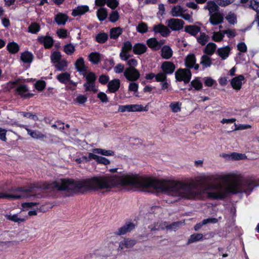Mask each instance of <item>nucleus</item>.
I'll return each instance as SVG.
<instances>
[{"instance_id": "nucleus-1", "label": "nucleus", "mask_w": 259, "mask_h": 259, "mask_svg": "<svg viewBox=\"0 0 259 259\" xmlns=\"http://www.w3.org/2000/svg\"><path fill=\"white\" fill-rule=\"evenodd\" d=\"M119 186H129L144 190L151 188L156 192L171 196L176 200L182 198L194 199L199 195L197 184L193 181L185 182L144 178L134 175L120 176L105 175L76 181L71 179H60L53 183H45L40 187L44 189L56 188L71 193H83L87 191H110Z\"/></svg>"}, {"instance_id": "nucleus-2", "label": "nucleus", "mask_w": 259, "mask_h": 259, "mask_svg": "<svg viewBox=\"0 0 259 259\" xmlns=\"http://www.w3.org/2000/svg\"><path fill=\"white\" fill-rule=\"evenodd\" d=\"M207 181L224 182V184L214 183L205 186L204 192L209 198L212 199H222L230 193H244L249 195L257 186L253 178H243L240 175L233 172L202 175L197 178V182L199 183Z\"/></svg>"}, {"instance_id": "nucleus-3", "label": "nucleus", "mask_w": 259, "mask_h": 259, "mask_svg": "<svg viewBox=\"0 0 259 259\" xmlns=\"http://www.w3.org/2000/svg\"><path fill=\"white\" fill-rule=\"evenodd\" d=\"M170 14L173 17H181L190 23L193 22V12H188L187 10L184 9L180 5L173 7L170 11Z\"/></svg>"}, {"instance_id": "nucleus-4", "label": "nucleus", "mask_w": 259, "mask_h": 259, "mask_svg": "<svg viewBox=\"0 0 259 259\" xmlns=\"http://www.w3.org/2000/svg\"><path fill=\"white\" fill-rule=\"evenodd\" d=\"M31 189L24 190L19 188L14 192L12 194H7L5 193H0V198H6L11 200H16L28 198L29 197L28 193L31 192Z\"/></svg>"}, {"instance_id": "nucleus-5", "label": "nucleus", "mask_w": 259, "mask_h": 259, "mask_svg": "<svg viewBox=\"0 0 259 259\" xmlns=\"http://www.w3.org/2000/svg\"><path fill=\"white\" fill-rule=\"evenodd\" d=\"M83 162H88L91 160H95L97 163L102 164L104 165H108L110 163V161L104 157L95 155L94 152L89 153L88 156H83L81 157Z\"/></svg>"}, {"instance_id": "nucleus-6", "label": "nucleus", "mask_w": 259, "mask_h": 259, "mask_svg": "<svg viewBox=\"0 0 259 259\" xmlns=\"http://www.w3.org/2000/svg\"><path fill=\"white\" fill-rule=\"evenodd\" d=\"M191 75V72L188 68L179 69L175 72L176 79L179 81H183L185 83L190 81Z\"/></svg>"}, {"instance_id": "nucleus-7", "label": "nucleus", "mask_w": 259, "mask_h": 259, "mask_svg": "<svg viewBox=\"0 0 259 259\" xmlns=\"http://www.w3.org/2000/svg\"><path fill=\"white\" fill-rule=\"evenodd\" d=\"M148 110L146 107H144L139 104H130L126 105H120L118 107V111L120 112H140L147 111Z\"/></svg>"}, {"instance_id": "nucleus-8", "label": "nucleus", "mask_w": 259, "mask_h": 259, "mask_svg": "<svg viewBox=\"0 0 259 259\" xmlns=\"http://www.w3.org/2000/svg\"><path fill=\"white\" fill-rule=\"evenodd\" d=\"M167 27L173 31H178L183 28L184 22L177 18H171L166 21Z\"/></svg>"}, {"instance_id": "nucleus-9", "label": "nucleus", "mask_w": 259, "mask_h": 259, "mask_svg": "<svg viewBox=\"0 0 259 259\" xmlns=\"http://www.w3.org/2000/svg\"><path fill=\"white\" fill-rule=\"evenodd\" d=\"M124 75L128 81H135L139 78L140 74L135 68L128 67L125 70Z\"/></svg>"}, {"instance_id": "nucleus-10", "label": "nucleus", "mask_w": 259, "mask_h": 259, "mask_svg": "<svg viewBox=\"0 0 259 259\" xmlns=\"http://www.w3.org/2000/svg\"><path fill=\"white\" fill-rule=\"evenodd\" d=\"M185 65L188 69L194 68L197 70L199 68V65L196 64V59L194 54H189L185 58Z\"/></svg>"}, {"instance_id": "nucleus-11", "label": "nucleus", "mask_w": 259, "mask_h": 259, "mask_svg": "<svg viewBox=\"0 0 259 259\" xmlns=\"http://www.w3.org/2000/svg\"><path fill=\"white\" fill-rule=\"evenodd\" d=\"M245 77L243 75H239L231 79L230 82L231 85L233 89L239 91L241 89Z\"/></svg>"}, {"instance_id": "nucleus-12", "label": "nucleus", "mask_w": 259, "mask_h": 259, "mask_svg": "<svg viewBox=\"0 0 259 259\" xmlns=\"http://www.w3.org/2000/svg\"><path fill=\"white\" fill-rule=\"evenodd\" d=\"M209 16V21L213 25L221 24L224 20L223 14L217 12Z\"/></svg>"}, {"instance_id": "nucleus-13", "label": "nucleus", "mask_w": 259, "mask_h": 259, "mask_svg": "<svg viewBox=\"0 0 259 259\" xmlns=\"http://www.w3.org/2000/svg\"><path fill=\"white\" fill-rule=\"evenodd\" d=\"M161 68L163 72L166 75L171 74L174 72L175 70L176 66L171 62L165 61L162 63Z\"/></svg>"}, {"instance_id": "nucleus-14", "label": "nucleus", "mask_w": 259, "mask_h": 259, "mask_svg": "<svg viewBox=\"0 0 259 259\" xmlns=\"http://www.w3.org/2000/svg\"><path fill=\"white\" fill-rule=\"evenodd\" d=\"M37 40L42 44L46 49L51 48L54 44V40L50 36H39L37 38Z\"/></svg>"}, {"instance_id": "nucleus-15", "label": "nucleus", "mask_w": 259, "mask_h": 259, "mask_svg": "<svg viewBox=\"0 0 259 259\" xmlns=\"http://www.w3.org/2000/svg\"><path fill=\"white\" fill-rule=\"evenodd\" d=\"M164 44V40H161L157 41L155 38H150L147 40L148 46L154 50L160 49L161 46Z\"/></svg>"}, {"instance_id": "nucleus-16", "label": "nucleus", "mask_w": 259, "mask_h": 259, "mask_svg": "<svg viewBox=\"0 0 259 259\" xmlns=\"http://www.w3.org/2000/svg\"><path fill=\"white\" fill-rule=\"evenodd\" d=\"M77 70L82 75H85L87 73V67L84 65V59L82 57L78 58L75 63Z\"/></svg>"}, {"instance_id": "nucleus-17", "label": "nucleus", "mask_w": 259, "mask_h": 259, "mask_svg": "<svg viewBox=\"0 0 259 259\" xmlns=\"http://www.w3.org/2000/svg\"><path fill=\"white\" fill-rule=\"evenodd\" d=\"M120 86V81L119 79H114L109 81L108 83V91L111 93L117 92Z\"/></svg>"}, {"instance_id": "nucleus-18", "label": "nucleus", "mask_w": 259, "mask_h": 259, "mask_svg": "<svg viewBox=\"0 0 259 259\" xmlns=\"http://www.w3.org/2000/svg\"><path fill=\"white\" fill-rule=\"evenodd\" d=\"M153 31L155 33H159L162 36L165 37L168 35L170 32L167 27L162 24L155 25L153 27Z\"/></svg>"}, {"instance_id": "nucleus-19", "label": "nucleus", "mask_w": 259, "mask_h": 259, "mask_svg": "<svg viewBox=\"0 0 259 259\" xmlns=\"http://www.w3.org/2000/svg\"><path fill=\"white\" fill-rule=\"evenodd\" d=\"M219 7L213 1H208L203 7V9L209 12V15L218 12Z\"/></svg>"}, {"instance_id": "nucleus-20", "label": "nucleus", "mask_w": 259, "mask_h": 259, "mask_svg": "<svg viewBox=\"0 0 259 259\" xmlns=\"http://www.w3.org/2000/svg\"><path fill=\"white\" fill-rule=\"evenodd\" d=\"M25 130L28 134L32 138L37 140H43L46 138V136L41 132L37 130H32L26 127Z\"/></svg>"}, {"instance_id": "nucleus-21", "label": "nucleus", "mask_w": 259, "mask_h": 259, "mask_svg": "<svg viewBox=\"0 0 259 259\" xmlns=\"http://www.w3.org/2000/svg\"><path fill=\"white\" fill-rule=\"evenodd\" d=\"M89 11V7L87 5L79 6L72 10L71 15L76 17L84 14Z\"/></svg>"}, {"instance_id": "nucleus-22", "label": "nucleus", "mask_w": 259, "mask_h": 259, "mask_svg": "<svg viewBox=\"0 0 259 259\" xmlns=\"http://www.w3.org/2000/svg\"><path fill=\"white\" fill-rule=\"evenodd\" d=\"M230 52V48L228 46L220 48L217 50V54L222 60H226L229 57Z\"/></svg>"}, {"instance_id": "nucleus-23", "label": "nucleus", "mask_w": 259, "mask_h": 259, "mask_svg": "<svg viewBox=\"0 0 259 259\" xmlns=\"http://www.w3.org/2000/svg\"><path fill=\"white\" fill-rule=\"evenodd\" d=\"M173 54V51L171 48L167 45L164 46L161 49V56L165 59H170Z\"/></svg>"}, {"instance_id": "nucleus-24", "label": "nucleus", "mask_w": 259, "mask_h": 259, "mask_svg": "<svg viewBox=\"0 0 259 259\" xmlns=\"http://www.w3.org/2000/svg\"><path fill=\"white\" fill-rule=\"evenodd\" d=\"M68 19V16L66 14L62 13H59L57 14L54 18L55 22L59 25H65Z\"/></svg>"}, {"instance_id": "nucleus-25", "label": "nucleus", "mask_w": 259, "mask_h": 259, "mask_svg": "<svg viewBox=\"0 0 259 259\" xmlns=\"http://www.w3.org/2000/svg\"><path fill=\"white\" fill-rule=\"evenodd\" d=\"M71 75L68 72H64L58 74L56 79L61 83L66 84L70 81Z\"/></svg>"}, {"instance_id": "nucleus-26", "label": "nucleus", "mask_w": 259, "mask_h": 259, "mask_svg": "<svg viewBox=\"0 0 259 259\" xmlns=\"http://www.w3.org/2000/svg\"><path fill=\"white\" fill-rule=\"evenodd\" d=\"M93 152L95 155H101L106 156H114L115 152L112 150H107L102 148H95L93 149Z\"/></svg>"}, {"instance_id": "nucleus-27", "label": "nucleus", "mask_w": 259, "mask_h": 259, "mask_svg": "<svg viewBox=\"0 0 259 259\" xmlns=\"http://www.w3.org/2000/svg\"><path fill=\"white\" fill-rule=\"evenodd\" d=\"M89 61L94 64H98L101 59L102 55L97 52H94L90 53L89 55Z\"/></svg>"}, {"instance_id": "nucleus-28", "label": "nucleus", "mask_w": 259, "mask_h": 259, "mask_svg": "<svg viewBox=\"0 0 259 259\" xmlns=\"http://www.w3.org/2000/svg\"><path fill=\"white\" fill-rule=\"evenodd\" d=\"M17 91L21 97L25 98L31 97L33 95L32 94L28 93L27 87L25 85L19 86L17 89Z\"/></svg>"}, {"instance_id": "nucleus-29", "label": "nucleus", "mask_w": 259, "mask_h": 259, "mask_svg": "<svg viewBox=\"0 0 259 259\" xmlns=\"http://www.w3.org/2000/svg\"><path fill=\"white\" fill-rule=\"evenodd\" d=\"M134 228L135 225L134 224L129 223L120 228L116 234L119 235H123L128 232H130L131 230L134 229Z\"/></svg>"}, {"instance_id": "nucleus-30", "label": "nucleus", "mask_w": 259, "mask_h": 259, "mask_svg": "<svg viewBox=\"0 0 259 259\" xmlns=\"http://www.w3.org/2000/svg\"><path fill=\"white\" fill-rule=\"evenodd\" d=\"M146 50V45L143 44H136L133 47V52L136 55L144 54Z\"/></svg>"}, {"instance_id": "nucleus-31", "label": "nucleus", "mask_w": 259, "mask_h": 259, "mask_svg": "<svg viewBox=\"0 0 259 259\" xmlns=\"http://www.w3.org/2000/svg\"><path fill=\"white\" fill-rule=\"evenodd\" d=\"M217 45L213 42H209L205 48L204 52L205 55L211 56L214 52H217Z\"/></svg>"}, {"instance_id": "nucleus-32", "label": "nucleus", "mask_w": 259, "mask_h": 259, "mask_svg": "<svg viewBox=\"0 0 259 259\" xmlns=\"http://www.w3.org/2000/svg\"><path fill=\"white\" fill-rule=\"evenodd\" d=\"M122 29L120 27L112 28L110 30V37L111 39H116L122 33Z\"/></svg>"}, {"instance_id": "nucleus-33", "label": "nucleus", "mask_w": 259, "mask_h": 259, "mask_svg": "<svg viewBox=\"0 0 259 259\" xmlns=\"http://www.w3.org/2000/svg\"><path fill=\"white\" fill-rule=\"evenodd\" d=\"M136 243L134 240L124 239L119 243V248L121 250L132 247Z\"/></svg>"}, {"instance_id": "nucleus-34", "label": "nucleus", "mask_w": 259, "mask_h": 259, "mask_svg": "<svg viewBox=\"0 0 259 259\" xmlns=\"http://www.w3.org/2000/svg\"><path fill=\"white\" fill-rule=\"evenodd\" d=\"M20 59L24 63H30L33 60V56L31 53L26 51L21 53Z\"/></svg>"}, {"instance_id": "nucleus-35", "label": "nucleus", "mask_w": 259, "mask_h": 259, "mask_svg": "<svg viewBox=\"0 0 259 259\" xmlns=\"http://www.w3.org/2000/svg\"><path fill=\"white\" fill-rule=\"evenodd\" d=\"M108 34L104 32H100L95 37V40L99 44H104L108 40Z\"/></svg>"}, {"instance_id": "nucleus-36", "label": "nucleus", "mask_w": 259, "mask_h": 259, "mask_svg": "<svg viewBox=\"0 0 259 259\" xmlns=\"http://www.w3.org/2000/svg\"><path fill=\"white\" fill-rule=\"evenodd\" d=\"M200 63L202 65L203 68L209 67L212 64L210 56L205 54L202 55L201 58Z\"/></svg>"}, {"instance_id": "nucleus-37", "label": "nucleus", "mask_w": 259, "mask_h": 259, "mask_svg": "<svg viewBox=\"0 0 259 259\" xmlns=\"http://www.w3.org/2000/svg\"><path fill=\"white\" fill-rule=\"evenodd\" d=\"M203 235L201 233H194L192 234L187 241V244H190L203 239Z\"/></svg>"}, {"instance_id": "nucleus-38", "label": "nucleus", "mask_w": 259, "mask_h": 259, "mask_svg": "<svg viewBox=\"0 0 259 259\" xmlns=\"http://www.w3.org/2000/svg\"><path fill=\"white\" fill-rule=\"evenodd\" d=\"M185 30L192 35H196L200 31V28L196 25H189L185 27Z\"/></svg>"}, {"instance_id": "nucleus-39", "label": "nucleus", "mask_w": 259, "mask_h": 259, "mask_svg": "<svg viewBox=\"0 0 259 259\" xmlns=\"http://www.w3.org/2000/svg\"><path fill=\"white\" fill-rule=\"evenodd\" d=\"M68 65V62L66 59H62L55 65V67L58 71H65Z\"/></svg>"}, {"instance_id": "nucleus-40", "label": "nucleus", "mask_w": 259, "mask_h": 259, "mask_svg": "<svg viewBox=\"0 0 259 259\" xmlns=\"http://www.w3.org/2000/svg\"><path fill=\"white\" fill-rule=\"evenodd\" d=\"M108 13L107 10L104 8L99 9L97 12V16L100 21L105 20L107 17Z\"/></svg>"}, {"instance_id": "nucleus-41", "label": "nucleus", "mask_w": 259, "mask_h": 259, "mask_svg": "<svg viewBox=\"0 0 259 259\" xmlns=\"http://www.w3.org/2000/svg\"><path fill=\"white\" fill-rule=\"evenodd\" d=\"M7 48L8 51L12 54H15L19 50V45L14 41L8 44Z\"/></svg>"}, {"instance_id": "nucleus-42", "label": "nucleus", "mask_w": 259, "mask_h": 259, "mask_svg": "<svg viewBox=\"0 0 259 259\" xmlns=\"http://www.w3.org/2000/svg\"><path fill=\"white\" fill-rule=\"evenodd\" d=\"M75 51V46L72 44H68L63 47V51L67 55H72Z\"/></svg>"}, {"instance_id": "nucleus-43", "label": "nucleus", "mask_w": 259, "mask_h": 259, "mask_svg": "<svg viewBox=\"0 0 259 259\" xmlns=\"http://www.w3.org/2000/svg\"><path fill=\"white\" fill-rule=\"evenodd\" d=\"M5 217L7 219L14 222L20 223L24 222L25 220V219L19 217L18 214H9L6 215Z\"/></svg>"}, {"instance_id": "nucleus-44", "label": "nucleus", "mask_w": 259, "mask_h": 259, "mask_svg": "<svg viewBox=\"0 0 259 259\" xmlns=\"http://www.w3.org/2000/svg\"><path fill=\"white\" fill-rule=\"evenodd\" d=\"M85 91H91L93 93H96L98 91L97 88L95 86V83L94 82H87L83 84Z\"/></svg>"}, {"instance_id": "nucleus-45", "label": "nucleus", "mask_w": 259, "mask_h": 259, "mask_svg": "<svg viewBox=\"0 0 259 259\" xmlns=\"http://www.w3.org/2000/svg\"><path fill=\"white\" fill-rule=\"evenodd\" d=\"M225 18L230 24L234 25L237 23L236 16L232 12H229L226 15Z\"/></svg>"}, {"instance_id": "nucleus-46", "label": "nucleus", "mask_w": 259, "mask_h": 259, "mask_svg": "<svg viewBox=\"0 0 259 259\" xmlns=\"http://www.w3.org/2000/svg\"><path fill=\"white\" fill-rule=\"evenodd\" d=\"M224 37L223 30L213 32L212 35V39L215 42H220L223 40Z\"/></svg>"}, {"instance_id": "nucleus-47", "label": "nucleus", "mask_w": 259, "mask_h": 259, "mask_svg": "<svg viewBox=\"0 0 259 259\" xmlns=\"http://www.w3.org/2000/svg\"><path fill=\"white\" fill-rule=\"evenodd\" d=\"M62 55L59 51L54 52L51 55V60L54 63H57L61 60Z\"/></svg>"}, {"instance_id": "nucleus-48", "label": "nucleus", "mask_w": 259, "mask_h": 259, "mask_svg": "<svg viewBox=\"0 0 259 259\" xmlns=\"http://www.w3.org/2000/svg\"><path fill=\"white\" fill-rule=\"evenodd\" d=\"M39 25L35 22L32 23L28 27V31L31 33L36 34L40 30Z\"/></svg>"}, {"instance_id": "nucleus-49", "label": "nucleus", "mask_w": 259, "mask_h": 259, "mask_svg": "<svg viewBox=\"0 0 259 259\" xmlns=\"http://www.w3.org/2000/svg\"><path fill=\"white\" fill-rule=\"evenodd\" d=\"M182 104L179 102H171L169 105L172 112L177 113L180 112L181 110Z\"/></svg>"}, {"instance_id": "nucleus-50", "label": "nucleus", "mask_w": 259, "mask_h": 259, "mask_svg": "<svg viewBox=\"0 0 259 259\" xmlns=\"http://www.w3.org/2000/svg\"><path fill=\"white\" fill-rule=\"evenodd\" d=\"M197 41L201 45H205L209 40V36L204 33H201L197 38Z\"/></svg>"}, {"instance_id": "nucleus-51", "label": "nucleus", "mask_w": 259, "mask_h": 259, "mask_svg": "<svg viewBox=\"0 0 259 259\" xmlns=\"http://www.w3.org/2000/svg\"><path fill=\"white\" fill-rule=\"evenodd\" d=\"M137 31L140 33H146L148 31L147 24L144 22H140L137 26Z\"/></svg>"}, {"instance_id": "nucleus-52", "label": "nucleus", "mask_w": 259, "mask_h": 259, "mask_svg": "<svg viewBox=\"0 0 259 259\" xmlns=\"http://www.w3.org/2000/svg\"><path fill=\"white\" fill-rule=\"evenodd\" d=\"M230 158L232 160H241L246 158V156L244 154L234 152L230 154Z\"/></svg>"}, {"instance_id": "nucleus-53", "label": "nucleus", "mask_w": 259, "mask_h": 259, "mask_svg": "<svg viewBox=\"0 0 259 259\" xmlns=\"http://www.w3.org/2000/svg\"><path fill=\"white\" fill-rule=\"evenodd\" d=\"M250 7L256 12V17L258 18L259 13V0H251Z\"/></svg>"}, {"instance_id": "nucleus-54", "label": "nucleus", "mask_w": 259, "mask_h": 259, "mask_svg": "<svg viewBox=\"0 0 259 259\" xmlns=\"http://www.w3.org/2000/svg\"><path fill=\"white\" fill-rule=\"evenodd\" d=\"M191 84L196 90H200L202 88V83L198 79L192 80Z\"/></svg>"}, {"instance_id": "nucleus-55", "label": "nucleus", "mask_w": 259, "mask_h": 259, "mask_svg": "<svg viewBox=\"0 0 259 259\" xmlns=\"http://www.w3.org/2000/svg\"><path fill=\"white\" fill-rule=\"evenodd\" d=\"M119 18V15L117 11H112L109 15V20L111 22H116Z\"/></svg>"}, {"instance_id": "nucleus-56", "label": "nucleus", "mask_w": 259, "mask_h": 259, "mask_svg": "<svg viewBox=\"0 0 259 259\" xmlns=\"http://www.w3.org/2000/svg\"><path fill=\"white\" fill-rule=\"evenodd\" d=\"M166 74L162 72H159L155 76V79L158 82H163L166 80Z\"/></svg>"}, {"instance_id": "nucleus-57", "label": "nucleus", "mask_w": 259, "mask_h": 259, "mask_svg": "<svg viewBox=\"0 0 259 259\" xmlns=\"http://www.w3.org/2000/svg\"><path fill=\"white\" fill-rule=\"evenodd\" d=\"M133 49L132 43L130 41H126L123 43L122 47V51L124 52H130Z\"/></svg>"}, {"instance_id": "nucleus-58", "label": "nucleus", "mask_w": 259, "mask_h": 259, "mask_svg": "<svg viewBox=\"0 0 259 259\" xmlns=\"http://www.w3.org/2000/svg\"><path fill=\"white\" fill-rule=\"evenodd\" d=\"M35 87L39 91H42L46 87L45 81L38 80L35 84Z\"/></svg>"}, {"instance_id": "nucleus-59", "label": "nucleus", "mask_w": 259, "mask_h": 259, "mask_svg": "<svg viewBox=\"0 0 259 259\" xmlns=\"http://www.w3.org/2000/svg\"><path fill=\"white\" fill-rule=\"evenodd\" d=\"M83 76H85L87 82H95L96 80V76L95 73L92 72L89 73L88 74L86 73L85 75Z\"/></svg>"}, {"instance_id": "nucleus-60", "label": "nucleus", "mask_w": 259, "mask_h": 259, "mask_svg": "<svg viewBox=\"0 0 259 259\" xmlns=\"http://www.w3.org/2000/svg\"><path fill=\"white\" fill-rule=\"evenodd\" d=\"M223 33L225 34H226L227 36L229 38L234 37L236 35V32L235 29H226L223 30Z\"/></svg>"}, {"instance_id": "nucleus-61", "label": "nucleus", "mask_w": 259, "mask_h": 259, "mask_svg": "<svg viewBox=\"0 0 259 259\" xmlns=\"http://www.w3.org/2000/svg\"><path fill=\"white\" fill-rule=\"evenodd\" d=\"M203 80L205 85L207 87H212L216 82L215 80L210 77H205Z\"/></svg>"}, {"instance_id": "nucleus-62", "label": "nucleus", "mask_w": 259, "mask_h": 259, "mask_svg": "<svg viewBox=\"0 0 259 259\" xmlns=\"http://www.w3.org/2000/svg\"><path fill=\"white\" fill-rule=\"evenodd\" d=\"M97 97L103 103H107L109 101L107 95L103 92L99 93Z\"/></svg>"}, {"instance_id": "nucleus-63", "label": "nucleus", "mask_w": 259, "mask_h": 259, "mask_svg": "<svg viewBox=\"0 0 259 259\" xmlns=\"http://www.w3.org/2000/svg\"><path fill=\"white\" fill-rule=\"evenodd\" d=\"M107 5L110 8L114 9L117 7L118 3L117 0H107Z\"/></svg>"}, {"instance_id": "nucleus-64", "label": "nucleus", "mask_w": 259, "mask_h": 259, "mask_svg": "<svg viewBox=\"0 0 259 259\" xmlns=\"http://www.w3.org/2000/svg\"><path fill=\"white\" fill-rule=\"evenodd\" d=\"M109 80V76L104 74L101 75L99 78V81L102 84L108 83Z\"/></svg>"}]
</instances>
